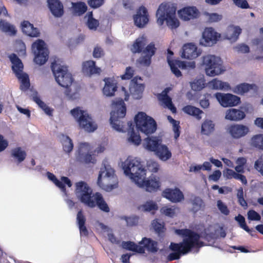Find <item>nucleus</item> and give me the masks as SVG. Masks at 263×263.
Wrapping results in <instances>:
<instances>
[{
	"label": "nucleus",
	"mask_w": 263,
	"mask_h": 263,
	"mask_svg": "<svg viewBox=\"0 0 263 263\" xmlns=\"http://www.w3.org/2000/svg\"><path fill=\"white\" fill-rule=\"evenodd\" d=\"M124 174L130 176L138 186L145 189L148 192L157 191L160 187V182L156 176L145 180L146 170L137 158H128L123 163Z\"/></svg>",
	"instance_id": "nucleus-1"
},
{
	"label": "nucleus",
	"mask_w": 263,
	"mask_h": 263,
	"mask_svg": "<svg viewBox=\"0 0 263 263\" xmlns=\"http://www.w3.org/2000/svg\"><path fill=\"white\" fill-rule=\"evenodd\" d=\"M175 233L183 237L179 243L171 242V253L167 257L168 261L179 259L181 256L190 252L193 249H199L205 246L204 242L200 240L201 236L197 232L188 229H176Z\"/></svg>",
	"instance_id": "nucleus-2"
},
{
	"label": "nucleus",
	"mask_w": 263,
	"mask_h": 263,
	"mask_svg": "<svg viewBox=\"0 0 263 263\" xmlns=\"http://www.w3.org/2000/svg\"><path fill=\"white\" fill-rule=\"evenodd\" d=\"M75 193L80 201L85 205L91 208L97 206L101 211L105 213L110 211L102 194L96 192L92 194L91 189L85 182L81 181L76 183Z\"/></svg>",
	"instance_id": "nucleus-3"
},
{
	"label": "nucleus",
	"mask_w": 263,
	"mask_h": 263,
	"mask_svg": "<svg viewBox=\"0 0 263 263\" xmlns=\"http://www.w3.org/2000/svg\"><path fill=\"white\" fill-rule=\"evenodd\" d=\"M146 45V39L144 36L137 38L133 43L130 48L133 53H141L137 59V63L141 66L148 67L152 63V58L155 54L156 48L153 42Z\"/></svg>",
	"instance_id": "nucleus-4"
},
{
	"label": "nucleus",
	"mask_w": 263,
	"mask_h": 263,
	"mask_svg": "<svg viewBox=\"0 0 263 263\" xmlns=\"http://www.w3.org/2000/svg\"><path fill=\"white\" fill-rule=\"evenodd\" d=\"M51 69L57 83L66 88L65 95L72 99L75 93H71L69 87L73 82L74 79L71 73L69 72L67 67L61 65L59 60H54L51 64Z\"/></svg>",
	"instance_id": "nucleus-5"
},
{
	"label": "nucleus",
	"mask_w": 263,
	"mask_h": 263,
	"mask_svg": "<svg viewBox=\"0 0 263 263\" xmlns=\"http://www.w3.org/2000/svg\"><path fill=\"white\" fill-rule=\"evenodd\" d=\"M144 147L149 152H154L162 161H166L172 157V153L168 147L162 144V140L157 136L148 137L144 139Z\"/></svg>",
	"instance_id": "nucleus-6"
},
{
	"label": "nucleus",
	"mask_w": 263,
	"mask_h": 263,
	"mask_svg": "<svg viewBox=\"0 0 263 263\" xmlns=\"http://www.w3.org/2000/svg\"><path fill=\"white\" fill-rule=\"evenodd\" d=\"M176 8L167 3L161 4L156 12L158 24L161 26L165 21L167 25L172 29L179 26V22L176 17Z\"/></svg>",
	"instance_id": "nucleus-7"
},
{
	"label": "nucleus",
	"mask_w": 263,
	"mask_h": 263,
	"mask_svg": "<svg viewBox=\"0 0 263 263\" xmlns=\"http://www.w3.org/2000/svg\"><path fill=\"white\" fill-rule=\"evenodd\" d=\"M103 165L99 174L97 184L102 189L112 190L118 186L117 177L115 174V170L109 165L105 163Z\"/></svg>",
	"instance_id": "nucleus-8"
},
{
	"label": "nucleus",
	"mask_w": 263,
	"mask_h": 263,
	"mask_svg": "<svg viewBox=\"0 0 263 263\" xmlns=\"http://www.w3.org/2000/svg\"><path fill=\"white\" fill-rule=\"evenodd\" d=\"M122 90L124 94V99H121L116 103V106L119 108L116 111H111L110 113V122L112 127L117 131H123L124 125L120 119L124 118L126 115V107L124 101H128L129 95L126 89L122 87Z\"/></svg>",
	"instance_id": "nucleus-9"
},
{
	"label": "nucleus",
	"mask_w": 263,
	"mask_h": 263,
	"mask_svg": "<svg viewBox=\"0 0 263 263\" xmlns=\"http://www.w3.org/2000/svg\"><path fill=\"white\" fill-rule=\"evenodd\" d=\"M70 113L77 120L80 128L87 132H93L97 128L91 117L86 111L82 110L77 107L71 110Z\"/></svg>",
	"instance_id": "nucleus-10"
},
{
	"label": "nucleus",
	"mask_w": 263,
	"mask_h": 263,
	"mask_svg": "<svg viewBox=\"0 0 263 263\" xmlns=\"http://www.w3.org/2000/svg\"><path fill=\"white\" fill-rule=\"evenodd\" d=\"M201 65L204 67L207 76L214 77L223 71L221 59L214 55L208 54L202 57Z\"/></svg>",
	"instance_id": "nucleus-11"
},
{
	"label": "nucleus",
	"mask_w": 263,
	"mask_h": 263,
	"mask_svg": "<svg viewBox=\"0 0 263 263\" xmlns=\"http://www.w3.org/2000/svg\"><path fill=\"white\" fill-rule=\"evenodd\" d=\"M9 58L12 64V69L21 82L20 89L26 91L29 88L30 83L28 74L23 72L24 66L21 60L14 53L11 54Z\"/></svg>",
	"instance_id": "nucleus-12"
},
{
	"label": "nucleus",
	"mask_w": 263,
	"mask_h": 263,
	"mask_svg": "<svg viewBox=\"0 0 263 263\" xmlns=\"http://www.w3.org/2000/svg\"><path fill=\"white\" fill-rule=\"evenodd\" d=\"M137 129L146 135L153 134L157 129L155 120L144 112H139L135 117Z\"/></svg>",
	"instance_id": "nucleus-13"
},
{
	"label": "nucleus",
	"mask_w": 263,
	"mask_h": 263,
	"mask_svg": "<svg viewBox=\"0 0 263 263\" xmlns=\"http://www.w3.org/2000/svg\"><path fill=\"white\" fill-rule=\"evenodd\" d=\"M92 153V148L89 143H81L76 154V160L85 164H95L97 160Z\"/></svg>",
	"instance_id": "nucleus-14"
},
{
	"label": "nucleus",
	"mask_w": 263,
	"mask_h": 263,
	"mask_svg": "<svg viewBox=\"0 0 263 263\" xmlns=\"http://www.w3.org/2000/svg\"><path fill=\"white\" fill-rule=\"evenodd\" d=\"M42 40L39 39L32 45V48L35 54L34 62L42 65L45 63L48 59L49 51Z\"/></svg>",
	"instance_id": "nucleus-15"
},
{
	"label": "nucleus",
	"mask_w": 263,
	"mask_h": 263,
	"mask_svg": "<svg viewBox=\"0 0 263 263\" xmlns=\"http://www.w3.org/2000/svg\"><path fill=\"white\" fill-rule=\"evenodd\" d=\"M215 96L219 103L224 107L235 106L240 103V99L239 97L231 93L217 92L215 94Z\"/></svg>",
	"instance_id": "nucleus-16"
},
{
	"label": "nucleus",
	"mask_w": 263,
	"mask_h": 263,
	"mask_svg": "<svg viewBox=\"0 0 263 263\" xmlns=\"http://www.w3.org/2000/svg\"><path fill=\"white\" fill-rule=\"evenodd\" d=\"M220 36L213 28H206L202 32L201 43L205 46H212L217 43Z\"/></svg>",
	"instance_id": "nucleus-17"
},
{
	"label": "nucleus",
	"mask_w": 263,
	"mask_h": 263,
	"mask_svg": "<svg viewBox=\"0 0 263 263\" xmlns=\"http://www.w3.org/2000/svg\"><path fill=\"white\" fill-rule=\"evenodd\" d=\"M135 25L138 28H143L149 21V15L146 8L144 6L140 7L136 14L133 16Z\"/></svg>",
	"instance_id": "nucleus-18"
},
{
	"label": "nucleus",
	"mask_w": 263,
	"mask_h": 263,
	"mask_svg": "<svg viewBox=\"0 0 263 263\" xmlns=\"http://www.w3.org/2000/svg\"><path fill=\"white\" fill-rule=\"evenodd\" d=\"M178 14L181 20L188 21L198 18L200 12L195 6H187L178 10Z\"/></svg>",
	"instance_id": "nucleus-19"
},
{
	"label": "nucleus",
	"mask_w": 263,
	"mask_h": 263,
	"mask_svg": "<svg viewBox=\"0 0 263 263\" xmlns=\"http://www.w3.org/2000/svg\"><path fill=\"white\" fill-rule=\"evenodd\" d=\"M162 195L163 197L174 203L181 202L184 199L183 193L177 187L165 189L162 192Z\"/></svg>",
	"instance_id": "nucleus-20"
},
{
	"label": "nucleus",
	"mask_w": 263,
	"mask_h": 263,
	"mask_svg": "<svg viewBox=\"0 0 263 263\" xmlns=\"http://www.w3.org/2000/svg\"><path fill=\"white\" fill-rule=\"evenodd\" d=\"M249 130V127L243 124H234L228 128V132L234 139H239L245 136Z\"/></svg>",
	"instance_id": "nucleus-21"
},
{
	"label": "nucleus",
	"mask_w": 263,
	"mask_h": 263,
	"mask_svg": "<svg viewBox=\"0 0 263 263\" xmlns=\"http://www.w3.org/2000/svg\"><path fill=\"white\" fill-rule=\"evenodd\" d=\"M200 54L197 47L194 44L190 43L183 46L181 56L182 58L192 60L196 58Z\"/></svg>",
	"instance_id": "nucleus-22"
},
{
	"label": "nucleus",
	"mask_w": 263,
	"mask_h": 263,
	"mask_svg": "<svg viewBox=\"0 0 263 263\" xmlns=\"http://www.w3.org/2000/svg\"><path fill=\"white\" fill-rule=\"evenodd\" d=\"M82 71L84 74L91 77L94 74H100L101 69L96 65L95 61L89 60L83 62Z\"/></svg>",
	"instance_id": "nucleus-23"
},
{
	"label": "nucleus",
	"mask_w": 263,
	"mask_h": 263,
	"mask_svg": "<svg viewBox=\"0 0 263 263\" xmlns=\"http://www.w3.org/2000/svg\"><path fill=\"white\" fill-rule=\"evenodd\" d=\"M47 3L49 10L54 17H61L63 15V5L59 0H47Z\"/></svg>",
	"instance_id": "nucleus-24"
},
{
	"label": "nucleus",
	"mask_w": 263,
	"mask_h": 263,
	"mask_svg": "<svg viewBox=\"0 0 263 263\" xmlns=\"http://www.w3.org/2000/svg\"><path fill=\"white\" fill-rule=\"evenodd\" d=\"M47 175L48 179L52 181L56 186L61 189L63 191L66 190L65 184H67L69 187L72 186V183L70 180L67 177H62L61 181H60L51 173L47 172Z\"/></svg>",
	"instance_id": "nucleus-25"
},
{
	"label": "nucleus",
	"mask_w": 263,
	"mask_h": 263,
	"mask_svg": "<svg viewBox=\"0 0 263 263\" xmlns=\"http://www.w3.org/2000/svg\"><path fill=\"white\" fill-rule=\"evenodd\" d=\"M104 81L105 85L103 88V94L107 97L114 96L117 90V83L114 80L110 78H105Z\"/></svg>",
	"instance_id": "nucleus-26"
},
{
	"label": "nucleus",
	"mask_w": 263,
	"mask_h": 263,
	"mask_svg": "<svg viewBox=\"0 0 263 263\" xmlns=\"http://www.w3.org/2000/svg\"><path fill=\"white\" fill-rule=\"evenodd\" d=\"M21 26L22 31L27 35L33 37H37L40 36L39 30L37 28L34 27L33 24L29 21H24L21 24Z\"/></svg>",
	"instance_id": "nucleus-27"
},
{
	"label": "nucleus",
	"mask_w": 263,
	"mask_h": 263,
	"mask_svg": "<svg viewBox=\"0 0 263 263\" xmlns=\"http://www.w3.org/2000/svg\"><path fill=\"white\" fill-rule=\"evenodd\" d=\"M245 117L246 114L243 111L235 108L229 109L226 114V119L230 121H240L243 119Z\"/></svg>",
	"instance_id": "nucleus-28"
},
{
	"label": "nucleus",
	"mask_w": 263,
	"mask_h": 263,
	"mask_svg": "<svg viewBox=\"0 0 263 263\" xmlns=\"http://www.w3.org/2000/svg\"><path fill=\"white\" fill-rule=\"evenodd\" d=\"M241 33V29L239 27L229 26L224 34V37L232 42H235Z\"/></svg>",
	"instance_id": "nucleus-29"
},
{
	"label": "nucleus",
	"mask_w": 263,
	"mask_h": 263,
	"mask_svg": "<svg viewBox=\"0 0 263 263\" xmlns=\"http://www.w3.org/2000/svg\"><path fill=\"white\" fill-rule=\"evenodd\" d=\"M86 218L83 214L82 210H80L77 215V222L78 225L81 235L87 236L88 231L85 226Z\"/></svg>",
	"instance_id": "nucleus-30"
},
{
	"label": "nucleus",
	"mask_w": 263,
	"mask_h": 263,
	"mask_svg": "<svg viewBox=\"0 0 263 263\" xmlns=\"http://www.w3.org/2000/svg\"><path fill=\"white\" fill-rule=\"evenodd\" d=\"M168 91V88L165 89L161 94L160 95L159 99L166 107L171 110L173 113H175L176 112V108L173 104L171 97L167 95Z\"/></svg>",
	"instance_id": "nucleus-31"
},
{
	"label": "nucleus",
	"mask_w": 263,
	"mask_h": 263,
	"mask_svg": "<svg viewBox=\"0 0 263 263\" xmlns=\"http://www.w3.org/2000/svg\"><path fill=\"white\" fill-rule=\"evenodd\" d=\"M182 111L186 114L195 117L197 120H200L201 119V114L203 113L198 107L191 105H187L182 108Z\"/></svg>",
	"instance_id": "nucleus-32"
},
{
	"label": "nucleus",
	"mask_w": 263,
	"mask_h": 263,
	"mask_svg": "<svg viewBox=\"0 0 263 263\" xmlns=\"http://www.w3.org/2000/svg\"><path fill=\"white\" fill-rule=\"evenodd\" d=\"M139 244L144 247V250L146 249L151 252H156L158 251V243L157 241L152 240L151 238L144 237L142 240L139 242Z\"/></svg>",
	"instance_id": "nucleus-33"
},
{
	"label": "nucleus",
	"mask_w": 263,
	"mask_h": 263,
	"mask_svg": "<svg viewBox=\"0 0 263 263\" xmlns=\"http://www.w3.org/2000/svg\"><path fill=\"white\" fill-rule=\"evenodd\" d=\"M11 157L14 158L17 163L23 162L26 158L27 154L21 147H16L11 151Z\"/></svg>",
	"instance_id": "nucleus-34"
},
{
	"label": "nucleus",
	"mask_w": 263,
	"mask_h": 263,
	"mask_svg": "<svg viewBox=\"0 0 263 263\" xmlns=\"http://www.w3.org/2000/svg\"><path fill=\"white\" fill-rule=\"evenodd\" d=\"M122 247L126 250L135 252L136 253H145L144 247L140 244L138 245L132 241H123L122 242Z\"/></svg>",
	"instance_id": "nucleus-35"
},
{
	"label": "nucleus",
	"mask_w": 263,
	"mask_h": 263,
	"mask_svg": "<svg viewBox=\"0 0 263 263\" xmlns=\"http://www.w3.org/2000/svg\"><path fill=\"white\" fill-rule=\"evenodd\" d=\"M190 202L192 204L191 211L194 213H197L204 207V202L202 199L197 196H194L190 199Z\"/></svg>",
	"instance_id": "nucleus-36"
},
{
	"label": "nucleus",
	"mask_w": 263,
	"mask_h": 263,
	"mask_svg": "<svg viewBox=\"0 0 263 263\" xmlns=\"http://www.w3.org/2000/svg\"><path fill=\"white\" fill-rule=\"evenodd\" d=\"M215 129V124L210 120H205L201 125V133L203 135H210Z\"/></svg>",
	"instance_id": "nucleus-37"
},
{
	"label": "nucleus",
	"mask_w": 263,
	"mask_h": 263,
	"mask_svg": "<svg viewBox=\"0 0 263 263\" xmlns=\"http://www.w3.org/2000/svg\"><path fill=\"white\" fill-rule=\"evenodd\" d=\"M250 144L252 147L263 151V134L254 135L251 139Z\"/></svg>",
	"instance_id": "nucleus-38"
},
{
	"label": "nucleus",
	"mask_w": 263,
	"mask_h": 263,
	"mask_svg": "<svg viewBox=\"0 0 263 263\" xmlns=\"http://www.w3.org/2000/svg\"><path fill=\"white\" fill-rule=\"evenodd\" d=\"M0 29L3 32L10 35H14L16 33L14 26L5 20L0 21Z\"/></svg>",
	"instance_id": "nucleus-39"
},
{
	"label": "nucleus",
	"mask_w": 263,
	"mask_h": 263,
	"mask_svg": "<svg viewBox=\"0 0 263 263\" xmlns=\"http://www.w3.org/2000/svg\"><path fill=\"white\" fill-rule=\"evenodd\" d=\"M72 9L74 14L81 16L87 10V7L85 3L80 2L72 3Z\"/></svg>",
	"instance_id": "nucleus-40"
},
{
	"label": "nucleus",
	"mask_w": 263,
	"mask_h": 263,
	"mask_svg": "<svg viewBox=\"0 0 263 263\" xmlns=\"http://www.w3.org/2000/svg\"><path fill=\"white\" fill-rule=\"evenodd\" d=\"M61 142L65 152L69 153L72 151L73 144L72 140L68 136L62 135Z\"/></svg>",
	"instance_id": "nucleus-41"
},
{
	"label": "nucleus",
	"mask_w": 263,
	"mask_h": 263,
	"mask_svg": "<svg viewBox=\"0 0 263 263\" xmlns=\"http://www.w3.org/2000/svg\"><path fill=\"white\" fill-rule=\"evenodd\" d=\"M209 84L213 89L216 90L226 89L229 87V85L228 83L222 82L217 79H214L209 82Z\"/></svg>",
	"instance_id": "nucleus-42"
},
{
	"label": "nucleus",
	"mask_w": 263,
	"mask_h": 263,
	"mask_svg": "<svg viewBox=\"0 0 263 263\" xmlns=\"http://www.w3.org/2000/svg\"><path fill=\"white\" fill-rule=\"evenodd\" d=\"M133 95L136 99L141 98L142 94L144 89V85L142 84H138L136 81L134 82Z\"/></svg>",
	"instance_id": "nucleus-43"
},
{
	"label": "nucleus",
	"mask_w": 263,
	"mask_h": 263,
	"mask_svg": "<svg viewBox=\"0 0 263 263\" xmlns=\"http://www.w3.org/2000/svg\"><path fill=\"white\" fill-rule=\"evenodd\" d=\"M235 219L239 223L240 227L242 229H243L246 232L250 233L251 235H253L251 233V232H252L253 231L250 229L248 226L247 225L245 221V218L243 216L241 215L240 214H239L238 216L235 217Z\"/></svg>",
	"instance_id": "nucleus-44"
},
{
	"label": "nucleus",
	"mask_w": 263,
	"mask_h": 263,
	"mask_svg": "<svg viewBox=\"0 0 263 263\" xmlns=\"http://www.w3.org/2000/svg\"><path fill=\"white\" fill-rule=\"evenodd\" d=\"M128 140L129 142L137 146L140 145L141 142L140 136L139 134L136 133L134 130L131 131Z\"/></svg>",
	"instance_id": "nucleus-45"
},
{
	"label": "nucleus",
	"mask_w": 263,
	"mask_h": 263,
	"mask_svg": "<svg viewBox=\"0 0 263 263\" xmlns=\"http://www.w3.org/2000/svg\"><path fill=\"white\" fill-rule=\"evenodd\" d=\"M252 88L251 85L242 83L237 85L235 88V91L238 93L242 95L248 92Z\"/></svg>",
	"instance_id": "nucleus-46"
},
{
	"label": "nucleus",
	"mask_w": 263,
	"mask_h": 263,
	"mask_svg": "<svg viewBox=\"0 0 263 263\" xmlns=\"http://www.w3.org/2000/svg\"><path fill=\"white\" fill-rule=\"evenodd\" d=\"M167 62L170 66L172 72L175 75L176 77L179 78L182 76L181 72L174 63V60H171L170 56L167 58Z\"/></svg>",
	"instance_id": "nucleus-47"
},
{
	"label": "nucleus",
	"mask_w": 263,
	"mask_h": 263,
	"mask_svg": "<svg viewBox=\"0 0 263 263\" xmlns=\"http://www.w3.org/2000/svg\"><path fill=\"white\" fill-rule=\"evenodd\" d=\"M192 89L194 91H200L204 87V80L202 79L195 80L191 83Z\"/></svg>",
	"instance_id": "nucleus-48"
},
{
	"label": "nucleus",
	"mask_w": 263,
	"mask_h": 263,
	"mask_svg": "<svg viewBox=\"0 0 263 263\" xmlns=\"http://www.w3.org/2000/svg\"><path fill=\"white\" fill-rule=\"evenodd\" d=\"M141 208L144 211L149 212L153 210H157L158 206L156 203L152 200L146 201L141 205Z\"/></svg>",
	"instance_id": "nucleus-49"
},
{
	"label": "nucleus",
	"mask_w": 263,
	"mask_h": 263,
	"mask_svg": "<svg viewBox=\"0 0 263 263\" xmlns=\"http://www.w3.org/2000/svg\"><path fill=\"white\" fill-rule=\"evenodd\" d=\"M217 206L218 210L224 215L228 216L230 214V211L227 205L224 203L221 200L217 201Z\"/></svg>",
	"instance_id": "nucleus-50"
},
{
	"label": "nucleus",
	"mask_w": 263,
	"mask_h": 263,
	"mask_svg": "<svg viewBox=\"0 0 263 263\" xmlns=\"http://www.w3.org/2000/svg\"><path fill=\"white\" fill-rule=\"evenodd\" d=\"M152 226L155 231L158 234H160L164 232V226L160 223L158 219H155L152 222Z\"/></svg>",
	"instance_id": "nucleus-51"
},
{
	"label": "nucleus",
	"mask_w": 263,
	"mask_h": 263,
	"mask_svg": "<svg viewBox=\"0 0 263 263\" xmlns=\"http://www.w3.org/2000/svg\"><path fill=\"white\" fill-rule=\"evenodd\" d=\"M105 54L103 49L99 45H97L93 49L92 55L95 58H100Z\"/></svg>",
	"instance_id": "nucleus-52"
},
{
	"label": "nucleus",
	"mask_w": 263,
	"mask_h": 263,
	"mask_svg": "<svg viewBox=\"0 0 263 263\" xmlns=\"http://www.w3.org/2000/svg\"><path fill=\"white\" fill-rule=\"evenodd\" d=\"M134 74V69L132 67L128 66L126 67L124 74L122 75L121 77L122 80H129L133 78Z\"/></svg>",
	"instance_id": "nucleus-53"
},
{
	"label": "nucleus",
	"mask_w": 263,
	"mask_h": 263,
	"mask_svg": "<svg viewBox=\"0 0 263 263\" xmlns=\"http://www.w3.org/2000/svg\"><path fill=\"white\" fill-rule=\"evenodd\" d=\"M125 220H126L128 226L133 227L138 224L139 222V217L136 216L125 217Z\"/></svg>",
	"instance_id": "nucleus-54"
},
{
	"label": "nucleus",
	"mask_w": 263,
	"mask_h": 263,
	"mask_svg": "<svg viewBox=\"0 0 263 263\" xmlns=\"http://www.w3.org/2000/svg\"><path fill=\"white\" fill-rule=\"evenodd\" d=\"M248 218L250 220L256 221H259L261 219L260 215L257 212L253 210L248 211Z\"/></svg>",
	"instance_id": "nucleus-55"
},
{
	"label": "nucleus",
	"mask_w": 263,
	"mask_h": 263,
	"mask_svg": "<svg viewBox=\"0 0 263 263\" xmlns=\"http://www.w3.org/2000/svg\"><path fill=\"white\" fill-rule=\"evenodd\" d=\"M254 168L263 176V158L261 157L255 161Z\"/></svg>",
	"instance_id": "nucleus-56"
},
{
	"label": "nucleus",
	"mask_w": 263,
	"mask_h": 263,
	"mask_svg": "<svg viewBox=\"0 0 263 263\" xmlns=\"http://www.w3.org/2000/svg\"><path fill=\"white\" fill-rule=\"evenodd\" d=\"M104 3V0H88V5L94 9L101 6Z\"/></svg>",
	"instance_id": "nucleus-57"
},
{
	"label": "nucleus",
	"mask_w": 263,
	"mask_h": 263,
	"mask_svg": "<svg viewBox=\"0 0 263 263\" xmlns=\"http://www.w3.org/2000/svg\"><path fill=\"white\" fill-rule=\"evenodd\" d=\"M87 25L89 29L91 30H96L99 25V22L95 18L88 19Z\"/></svg>",
	"instance_id": "nucleus-58"
},
{
	"label": "nucleus",
	"mask_w": 263,
	"mask_h": 263,
	"mask_svg": "<svg viewBox=\"0 0 263 263\" xmlns=\"http://www.w3.org/2000/svg\"><path fill=\"white\" fill-rule=\"evenodd\" d=\"M234 3L238 7L242 9L249 8V5L246 0H233Z\"/></svg>",
	"instance_id": "nucleus-59"
},
{
	"label": "nucleus",
	"mask_w": 263,
	"mask_h": 263,
	"mask_svg": "<svg viewBox=\"0 0 263 263\" xmlns=\"http://www.w3.org/2000/svg\"><path fill=\"white\" fill-rule=\"evenodd\" d=\"M237 174L236 172L230 168H227L223 172L224 176L228 179H235Z\"/></svg>",
	"instance_id": "nucleus-60"
},
{
	"label": "nucleus",
	"mask_w": 263,
	"mask_h": 263,
	"mask_svg": "<svg viewBox=\"0 0 263 263\" xmlns=\"http://www.w3.org/2000/svg\"><path fill=\"white\" fill-rule=\"evenodd\" d=\"M161 210L164 214L170 217H173L175 214V209L172 208L164 207Z\"/></svg>",
	"instance_id": "nucleus-61"
},
{
	"label": "nucleus",
	"mask_w": 263,
	"mask_h": 263,
	"mask_svg": "<svg viewBox=\"0 0 263 263\" xmlns=\"http://www.w3.org/2000/svg\"><path fill=\"white\" fill-rule=\"evenodd\" d=\"M8 146V142L4 137L0 134V153L4 151Z\"/></svg>",
	"instance_id": "nucleus-62"
},
{
	"label": "nucleus",
	"mask_w": 263,
	"mask_h": 263,
	"mask_svg": "<svg viewBox=\"0 0 263 263\" xmlns=\"http://www.w3.org/2000/svg\"><path fill=\"white\" fill-rule=\"evenodd\" d=\"M172 121L173 122V130L175 133V138L177 139L180 135L179 123L173 119Z\"/></svg>",
	"instance_id": "nucleus-63"
},
{
	"label": "nucleus",
	"mask_w": 263,
	"mask_h": 263,
	"mask_svg": "<svg viewBox=\"0 0 263 263\" xmlns=\"http://www.w3.org/2000/svg\"><path fill=\"white\" fill-rule=\"evenodd\" d=\"M221 176V173L219 170L215 171L213 174L209 176V178L214 181H217Z\"/></svg>",
	"instance_id": "nucleus-64"
}]
</instances>
